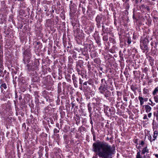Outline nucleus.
<instances>
[{"label": "nucleus", "mask_w": 158, "mask_h": 158, "mask_svg": "<svg viewBox=\"0 0 158 158\" xmlns=\"http://www.w3.org/2000/svg\"><path fill=\"white\" fill-rule=\"evenodd\" d=\"M93 147L94 151L102 158H112L115 153V148L104 142L94 143Z\"/></svg>", "instance_id": "1"}, {"label": "nucleus", "mask_w": 158, "mask_h": 158, "mask_svg": "<svg viewBox=\"0 0 158 158\" xmlns=\"http://www.w3.org/2000/svg\"><path fill=\"white\" fill-rule=\"evenodd\" d=\"M99 89L101 93L104 94L107 90L106 84H102L101 86L99 88Z\"/></svg>", "instance_id": "2"}, {"label": "nucleus", "mask_w": 158, "mask_h": 158, "mask_svg": "<svg viewBox=\"0 0 158 158\" xmlns=\"http://www.w3.org/2000/svg\"><path fill=\"white\" fill-rule=\"evenodd\" d=\"M145 111L146 113L150 112L152 110V107L148 105H145L144 106Z\"/></svg>", "instance_id": "3"}, {"label": "nucleus", "mask_w": 158, "mask_h": 158, "mask_svg": "<svg viewBox=\"0 0 158 158\" xmlns=\"http://www.w3.org/2000/svg\"><path fill=\"white\" fill-rule=\"evenodd\" d=\"M146 152L148 153L149 150L147 149V147L146 146L144 148H143L142 150V153L143 154H145Z\"/></svg>", "instance_id": "4"}, {"label": "nucleus", "mask_w": 158, "mask_h": 158, "mask_svg": "<svg viewBox=\"0 0 158 158\" xmlns=\"http://www.w3.org/2000/svg\"><path fill=\"white\" fill-rule=\"evenodd\" d=\"M138 99L140 101V105H142L144 103V98L142 97L139 96L138 97Z\"/></svg>", "instance_id": "5"}, {"label": "nucleus", "mask_w": 158, "mask_h": 158, "mask_svg": "<svg viewBox=\"0 0 158 158\" xmlns=\"http://www.w3.org/2000/svg\"><path fill=\"white\" fill-rule=\"evenodd\" d=\"M158 132L157 131H155L153 133V139H154L155 140L156 139L157 136H158Z\"/></svg>", "instance_id": "6"}, {"label": "nucleus", "mask_w": 158, "mask_h": 158, "mask_svg": "<svg viewBox=\"0 0 158 158\" xmlns=\"http://www.w3.org/2000/svg\"><path fill=\"white\" fill-rule=\"evenodd\" d=\"M131 88L133 91L135 92L136 90L137 89L138 87L135 85H132L131 86Z\"/></svg>", "instance_id": "7"}, {"label": "nucleus", "mask_w": 158, "mask_h": 158, "mask_svg": "<svg viewBox=\"0 0 158 158\" xmlns=\"http://www.w3.org/2000/svg\"><path fill=\"white\" fill-rule=\"evenodd\" d=\"M6 88L7 87L5 83L2 84L0 86V88L1 89L2 92L3 90V88L4 89H6Z\"/></svg>", "instance_id": "8"}, {"label": "nucleus", "mask_w": 158, "mask_h": 158, "mask_svg": "<svg viewBox=\"0 0 158 158\" xmlns=\"http://www.w3.org/2000/svg\"><path fill=\"white\" fill-rule=\"evenodd\" d=\"M158 93V86L156 87L153 92L152 94L153 95H155L157 93Z\"/></svg>", "instance_id": "9"}, {"label": "nucleus", "mask_w": 158, "mask_h": 158, "mask_svg": "<svg viewBox=\"0 0 158 158\" xmlns=\"http://www.w3.org/2000/svg\"><path fill=\"white\" fill-rule=\"evenodd\" d=\"M145 157H143L142 156H141L140 154V152H138L137 155H136L135 158H145Z\"/></svg>", "instance_id": "10"}, {"label": "nucleus", "mask_w": 158, "mask_h": 158, "mask_svg": "<svg viewBox=\"0 0 158 158\" xmlns=\"http://www.w3.org/2000/svg\"><path fill=\"white\" fill-rule=\"evenodd\" d=\"M104 94L105 96L106 97H108L110 95V93L107 90Z\"/></svg>", "instance_id": "11"}, {"label": "nucleus", "mask_w": 158, "mask_h": 158, "mask_svg": "<svg viewBox=\"0 0 158 158\" xmlns=\"http://www.w3.org/2000/svg\"><path fill=\"white\" fill-rule=\"evenodd\" d=\"M148 139L150 141L151 143L153 141H155V140L153 139V138H152L151 135H149L148 136Z\"/></svg>", "instance_id": "12"}, {"label": "nucleus", "mask_w": 158, "mask_h": 158, "mask_svg": "<svg viewBox=\"0 0 158 158\" xmlns=\"http://www.w3.org/2000/svg\"><path fill=\"white\" fill-rule=\"evenodd\" d=\"M153 114L154 116L156 117V119L158 120V111H157L156 112H154Z\"/></svg>", "instance_id": "13"}, {"label": "nucleus", "mask_w": 158, "mask_h": 158, "mask_svg": "<svg viewBox=\"0 0 158 158\" xmlns=\"http://www.w3.org/2000/svg\"><path fill=\"white\" fill-rule=\"evenodd\" d=\"M35 44H36L35 45V48H37V46H38V47L41 46V44L40 43L36 42Z\"/></svg>", "instance_id": "14"}, {"label": "nucleus", "mask_w": 158, "mask_h": 158, "mask_svg": "<svg viewBox=\"0 0 158 158\" xmlns=\"http://www.w3.org/2000/svg\"><path fill=\"white\" fill-rule=\"evenodd\" d=\"M142 42L144 44H146L147 43H148V40L147 39H145Z\"/></svg>", "instance_id": "15"}, {"label": "nucleus", "mask_w": 158, "mask_h": 158, "mask_svg": "<svg viewBox=\"0 0 158 158\" xmlns=\"http://www.w3.org/2000/svg\"><path fill=\"white\" fill-rule=\"evenodd\" d=\"M149 101L151 102V103H149L148 104L152 106H154L155 105V103H153L151 101V99H149Z\"/></svg>", "instance_id": "16"}, {"label": "nucleus", "mask_w": 158, "mask_h": 158, "mask_svg": "<svg viewBox=\"0 0 158 158\" xmlns=\"http://www.w3.org/2000/svg\"><path fill=\"white\" fill-rule=\"evenodd\" d=\"M154 98L155 102L156 103L158 102V97L156 96H155Z\"/></svg>", "instance_id": "17"}, {"label": "nucleus", "mask_w": 158, "mask_h": 158, "mask_svg": "<svg viewBox=\"0 0 158 158\" xmlns=\"http://www.w3.org/2000/svg\"><path fill=\"white\" fill-rule=\"evenodd\" d=\"M148 89H144L143 90V93L144 94H146L148 92Z\"/></svg>", "instance_id": "18"}, {"label": "nucleus", "mask_w": 158, "mask_h": 158, "mask_svg": "<svg viewBox=\"0 0 158 158\" xmlns=\"http://www.w3.org/2000/svg\"><path fill=\"white\" fill-rule=\"evenodd\" d=\"M54 133H57L59 132V130L56 128H55L54 130Z\"/></svg>", "instance_id": "19"}, {"label": "nucleus", "mask_w": 158, "mask_h": 158, "mask_svg": "<svg viewBox=\"0 0 158 158\" xmlns=\"http://www.w3.org/2000/svg\"><path fill=\"white\" fill-rule=\"evenodd\" d=\"M103 39L104 40L107 41L108 40L107 37L106 36H104L103 37Z\"/></svg>", "instance_id": "20"}, {"label": "nucleus", "mask_w": 158, "mask_h": 158, "mask_svg": "<svg viewBox=\"0 0 158 158\" xmlns=\"http://www.w3.org/2000/svg\"><path fill=\"white\" fill-rule=\"evenodd\" d=\"M143 119H147L148 120V118L147 114H145L144 115V117H143Z\"/></svg>", "instance_id": "21"}, {"label": "nucleus", "mask_w": 158, "mask_h": 158, "mask_svg": "<svg viewBox=\"0 0 158 158\" xmlns=\"http://www.w3.org/2000/svg\"><path fill=\"white\" fill-rule=\"evenodd\" d=\"M131 39H128L127 41V43L128 44H130L131 43Z\"/></svg>", "instance_id": "22"}, {"label": "nucleus", "mask_w": 158, "mask_h": 158, "mask_svg": "<svg viewBox=\"0 0 158 158\" xmlns=\"http://www.w3.org/2000/svg\"><path fill=\"white\" fill-rule=\"evenodd\" d=\"M152 115V113H149L148 114V117L150 118L151 117Z\"/></svg>", "instance_id": "23"}, {"label": "nucleus", "mask_w": 158, "mask_h": 158, "mask_svg": "<svg viewBox=\"0 0 158 158\" xmlns=\"http://www.w3.org/2000/svg\"><path fill=\"white\" fill-rule=\"evenodd\" d=\"M144 144V142L143 141H142L140 143H139V145H143Z\"/></svg>", "instance_id": "24"}, {"label": "nucleus", "mask_w": 158, "mask_h": 158, "mask_svg": "<svg viewBox=\"0 0 158 158\" xmlns=\"http://www.w3.org/2000/svg\"><path fill=\"white\" fill-rule=\"evenodd\" d=\"M88 110H89V113H90L91 111V109H92L91 107H89V105H88Z\"/></svg>", "instance_id": "25"}, {"label": "nucleus", "mask_w": 158, "mask_h": 158, "mask_svg": "<svg viewBox=\"0 0 158 158\" xmlns=\"http://www.w3.org/2000/svg\"><path fill=\"white\" fill-rule=\"evenodd\" d=\"M104 81L105 82V84H106V81L105 80V79H102L101 80V82H102V84H103V81Z\"/></svg>", "instance_id": "26"}, {"label": "nucleus", "mask_w": 158, "mask_h": 158, "mask_svg": "<svg viewBox=\"0 0 158 158\" xmlns=\"http://www.w3.org/2000/svg\"><path fill=\"white\" fill-rule=\"evenodd\" d=\"M123 99L124 101L127 102V97H124L123 98Z\"/></svg>", "instance_id": "27"}, {"label": "nucleus", "mask_w": 158, "mask_h": 158, "mask_svg": "<svg viewBox=\"0 0 158 158\" xmlns=\"http://www.w3.org/2000/svg\"><path fill=\"white\" fill-rule=\"evenodd\" d=\"M80 84H81L82 83V81L81 78L79 79Z\"/></svg>", "instance_id": "28"}, {"label": "nucleus", "mask_w": 158, "mask_h": 158, "mask_svg": "<svg viewBox=\"0 0 158 158\" xmlns=\"http://www.w3.org/2000/svg\"><path fill=\"white\" fill-rule=\"evenodd\" d=\"M27 69H28V70H29L30 69V66L29 64H27Z\"/></svg>", "instance_id": "29"}, {"label": "nucleus", "mask_w": 158, "mask_h": 158, "mask_svg": "<svg viewBox=\"0 0 158 158\" xmlns=\"http://www.w3.org/2000/svg\"><path fill=\"white\" fill-rule=\"evenodd\" d=\"M56 126L58 128H59V124L58 123H57L56 124Z\"/></svg>", "instance_id": "30"}, {"label": "nucleus", "mask_w": 158, "mask_h": 158, "mask_svg": "<svg viewBox=\"0 0 158 158\" xmlns=\"http://www.w3.org/2000/svg\"><path fill=\"white\" fill-rule=\"evenodd\" d=\"M155 155V156L157 158H158V154H154Z\"/></svg>", "instance_id": "31"}, {"label": "nucleus", "mask_w": 158, "mask_h": 158, "mask_svg": "<svg viewBox=\"0 0 158 158\" xmlns=\"http://www.w3.org/2000/svg\"><path fill=\"white\" fill-rule=\"evenodd\" d=\"M148 99L147 98H144V100L145 102H146L147 101Z\"/></svg>", "instance_id": "32"}, {"label": "nucleus", "mask_w": 158, "mask_h": 158, "mask_svg": "<svg viewBox=\"0 0 158 158\" xmlns=\"http://www.w3.org/2000/svg\"><path fill=\"white\" fill-rule=\"evenodd\" d=\"M87 82L86 81L84 83V85H87Z\"/></svg>", "instance_id": "33"}, {"label": "nucleus", "mask_w": 158, "mask_h": 158, "mask_svg": "<svg viewBox=\"0 0 158 158\" xmlns=\"http://www.w3.org/2000/svg\"><path fill=\"white\" fill-rule=\"evenodd\" d=\"M98 17H96V20L97 21V22H98Z\"/></svg>", "instance_id": "34"}, {"label": "nucleus", "mask_w": 158, "mask_h": 158, "mask_svg": "<svg viewBox=\"0 0 158 158\" xmlns=\"http://www.w3.org/2000/svg\"><path fill=\"white\" fill-rule=\"evenodd\" d=\"M95 137H94V140H95Z\"/></svg>", "instance_id": "35"}, {"label": "nucleus", "mask_w": 158, "mask_h": 158, "mask_svg": "<svg viewBox=\"0 0 158 158\" xmlns=\"http://www.w3.org/2000/svg\"><path fill=\"white\" fill-rule=\"evenodd\" d=\"M157 70H158V68H157Z\"/></svg>", "instance_id": "36"}, {"label": "nucleus", "mask_w": 158, "mask_h": 158, "mask_svg": "<svg viewBox=\"0 0 158 158\" xmlns=\"http://www.w3.org/2000/svg\"><path fill=\"white\" fill-rule=\"evenodd\" d=\"M93 158H94V157H93Z\"/></svg>", "instance_id": "37"}]
</instances>
